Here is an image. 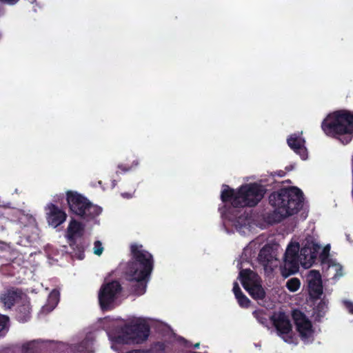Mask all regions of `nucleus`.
Listing matches in <instances>:
<instances>
[{
  "mask_svg": "<svg viewBox=\"0 0 353 353\" xmlns=\"http://www.w3.org/2000/svg\"><path fill=\"white\" fill-rule=\"evenodd\" d=\"M307 279L310 294L313 298L319 299L323 294V285L320 272L315 270H310Z\"/></svg>",
  "mask_w": 353,
  "mask_h": 353,
  "instance_id": "15",
  "label": "nucleus"
},
{
  "mask_svg": "<svg viewBox=\"0 0 353 353\" xmlns=\"http://www.w3.org/2000/svg\"><path fill=\"white\" fill-rule=\"evenodd\" d=\"M258 261L259 263L263 266L265 273H272L274 270V268L277 266L276 252L273 247L270 245L263 246L259 252Z\"/></svg>",
  "mask_w": 353,
  "mask_h": 353,
  "instance_id": "11",
  "label": "nucleus"
},
{
  "mask_svg": "<svg viewBox=\"0 0 353 353\" xmlns=\"http://www.w3.org/2000/svg\"><path fill=\"white\" fill-rule=\"evenodd\" d=\"M45 210L48 223L54 228L63 223L67 219L65 210L54 203H48Z\"/></svg>",
  "mask_w": 353,
  "mask_h": 353,
  "instance_id": "13",
  "label": "nucleus"
},
{
  "mask_svg": "<svg viewBox=\"0 0 353 353\" xmlns=\"http://www.w3.org/2000/svg\"><path fill=\"white\" fill-rule=\"evenodd\" d=\"M279 176H284L285 175V172L283 170L279 171L277 173H276Z\"/></svg>",
  "mask_w": 353,
  "mask_h": 353,
  "instance_id": "33",
  "label": "nucleus"
},
{
  "mask_svg": "<svg viewBox=\"0 0 353 353\" xmlns=\"http://www.w3.org/2000/svg\"><path fill=\"white\" fill-rule=\"evenodd\" d=\"M301 285L300 280L298 278H292L287 281L286 288L292 292H296Z\"/></svg>",
  "mask_w": 353,
  "mask_h": 353,
  "instance_id": "23",
  "label": "nucleus"
},
{
  "mask_svg": "<svg viewBox=\"0 0 353 353\" xmlns=\"http://www.w3.org/2000/svg\"><path fill=\"white\" fill-rule=\"evenodd\" d=\"M194 346L195 348H198L199 347V343H196Z\"/></svg>",
  "mask_w": 353,
  "mask_h": 353,
  "instance_id": "36",
  "label": "nucleus"
},
{
  "mask_svg": "<svg viewBox=\"0 0 353 353\" xmlns=\"http://www.w3.org/2000/svg\"><path fill=\"white\" fill-rule=\"evenodd\" d=\"M121 196L124 199H131L132 197V194L128 192H123L121 193Z\"/></svg>",
  "mask_w": 353,
  "mask_h": 353,
  "instance_id": "30",
  "label": "nucleus"
},
{
  "mask_svg": "<svg viewBox=\"0 0 353 353\" xmlns=\"http://www.w3.org/2000/svg\"><path fill=\"white\" fill-rule=\"evenodd\" d=\"M232 291L234 294L235 297H236L237 296H239V294L243 293V292L241 291V290L239 285V283L236 281L234 282V283H233Z\"/></svg>",
  "mask_w": 353,
  "mask_h": 353,
  "instance_id": "26",
  "label": "nucleus"
},
{
  "mask_svg": "<svg viewBox=\"0 0 353 353\" xmlns=\"http://www.w3.org/2000/svg\"><path fill=\"white\" fill-rule=\"evenodd\" d=\"M320 246L312 239H306L300 250V263L304 268H310L316 259Z\"/></svg>",
  "mask_w": 353,
  "mask_h": 353,
  "instance_id": "10",
  "label": "nucleus"
},
{
  "mask_svg": "<svg viewBox=\"0 0 353 353\" xmlns=\"http://www.w3.org/2000/svg\"><path fill=\"white\" fill-rule=\"evenodd\" d=\"M126 279L130 282V292L140 296L145 292L147 283L150 278H142L140 274L125 275Z\"/></svg>",
  "mask_w": 353,
  "mask_h": 353,
  "instance_id": "17",
  "label": "nucleus"
},
{
  "mask_svg": "<svg viewBox=\"0 0 353 353\" xmlns=\"http://www.w3.org/2000/svg\"><path fill=\"white\" fill-rule=\"evenodd\" d=\"M303 193L295 186L283 188L272 192L269 203L274 210L268 216L271 223H279L285 218L296 214L303 207Z\"/></svg>",
  "mask_w": 353,
  "mask_h": 353,
  "instance_id": "1",
  "label": "nucleus"
},
{
  "mask_svg": "<svg viewBox=\"0 0 353 353\" xmlns=\"http://www.w3.org/2000/svg\"><path fill=\"white\" fill-rule=\"evenodd\" d=\"M21 292L19 290H8L0 296V301L6 308H11L21 298Z\"/></svg>",
  "mask_w": 353,
  "mask_h": 353,
  "instance_id": "18",
  "label": "nucleus"
},
{
  "mask_svg": "<svg viewBox=\"0 0 353 353\" xmlns=\"http://www.w3.org/2000/svg\"><path fill=\"white\" fill-rule=\"evenodd\" d=\"M257 274L250 269H243L239 272V278L244 289L257 282Z\"/></svg>",
  "mask_w": 353,
  "mask_h": 353,
  "instance_id": "19",
  "label": "nucleus"
},
{
  "mask_svg": "<svg viewBox=\"0 0 353 353\" xmlns=\"http://www.w3.org/2000/svg\"><path fill=\"white\" fill-rule=\"evenodd\" d=\"M221 199L225 203H230L234 208L254 207L264 197L266 188L257 183L241 185L236 190L228 185H223Z\"/></svg>",
  "mask_w": 353,
  "mask_h": 353,
  "instance_id": "2",
  "label": "nucleus"
},
{
  "mask_svg": "<svg viewBox=\"0 0 353 353\" xmlns=\"http://www.w3.org/2000/svg\"><path fill=\"white\" fill-rule=\"evenodd\" d=\"M344 305L349 312L353 314V303L349 301H344Z\"/></svg>",
  "mask_w": 353,
  "mask_h": 353,
  "instance_id": "27",
  "label": "nucleus"
},
{
  "mask_svg": "<svg viewBox=\"0 0 353 353\" xmlns=\"http://www.w3.org/2000/svg\"><path fill=\"white\" fill-rule=\"evenodd\" d=\"M257 319H258L260 323H261L262 324H265V323L267 322V319L265 317L259 316H257Z\"/></svg>",
  "mask_w": 353,
  "mask_h": 353,
  "instance_id": "31",
  "label": "nucleus"
},
{
  "mask_svg": "<svg viewBox=\"0 0 353 353\" xmlns=\"http://www.w3.org/2000/svg\"><path fill=\"white\" fill-rule=\"evenodd\" d=\"M130 260L127 263L125 275L140 274L142 278H150L154 269V259L152 254L136 243L130 245Z\"/></svg>",
  "mask_w": 353,
  "mask_h": 353,
  "instance_id": "4",
  "label": "nucleus"
},
{
  "mask_svg": "<svg viewBox=\"0 0 353 353\" xmlns=\"http://www.w3.org/2000/svg\"><path fill=\"white\" fill-rule=\"evenodd\" d=\"M84 230L83 225L72 219L67 228L66 238L68 243L73 250L74 256L79 259L84 258V248L81 243H77L76 237H81Z\"/></svg>",
  "mask_w": 353,
  "mask_h": 353,
  "instance_id": "7",
  "label": "nucleus"
},
{
  "mask_svg": "<svg viewBox=\"0 0 353 353\" xmlns=\"http://www.w3.org/2000/svg\"><path fill=\"white\" fill-rule=\"evenodd\" d=\"M245 290L249 293L253 299L256 301L263 300L266 295L264 288L259 282L252 283V285Z\"/></svg>",
  "mask_w": 353,
  "mask_h": 353,
  "instance_id": "20",
  "label": "nucleus"
},
{
  "mask_svg": "<svg viewBox=\"0 0 353 353\" xmlns=\"http://www.w3.org/2000/svg\"><path fill=\"white\" fill-rule=\"evenodd\" d=\"M235 298L236 299L239 305L241 307L248 308L250 307L251 302L250 299L243 293H241Z\"/></svg>",
  "mask_w": 353,
  "mask_h": 353,
  "instance_id": "24",
  "label": "nucleus"
},
{
  "mask_svg": "<svg viewBox=\"0 0 353 353\" xmlns=\"http://www.w3.org/2000/svg\"><path fill=\"white\" fill-rule=\"evenodd\" d=\"M121 290V285L117 281H112L101 285L99 292V303L102 310L107 311L110 309V305Z\"/></svg>",
  "mask_w": 353,
  "mask_h": 353,
  "instance_id": "9",
  "label": "nucleus"
},
{
  "mask_svg": "<svg viewBox=\"0 0 353 353\" xmlns=\"http://www.w3.org/2000/svg\"><path fill=\"white\" fill-rule=\"evenodd\" d=\"M323 132L332 138L341 139L346 136L343 143H348L353 134V112L339 110L328 114L321 125Z\"/></svg>",
  "mask_w": 353,
  "mask_h": 353,
  "instance_id": "3",
  "label": "nucleus"
},
{
  "mask_svg": "<svg viewBox=\"0 0 353 353\" xmlns=\"http://www.w3.org/2000/svg\"><path fill=\"white\" fill-rule=\"evenodd\" d=\"M19 1V0H0V2L12 6V5L16 4Z\"/></svg>",
  "mask_w": 353,
  "mask_h": 353,
  "instance_id": "28",
  "label": "nucleus"
},
{
  "mask_svg": "<svg viewBox=\"0 0 353 353\" xmlns=\"http://www.w3.org/2000/svg\"><path fill=\"white\" fill-rule=\"evenodd\" d=\"M118 168L125 172L128 171L130 170V167H125L123 166V165H119Z\"/></svg>",
  "mask_w": 353,
  "mask_h": 353,
  "instance_id": "32",
  "label": "nucleus"
},
{
  "mask_svg": "<svg viewBox=\"0 0 353 353\" xmlns=\"http://www.w3.org/2000/svg\"><path fill=\"white\" fill-rule=\"evenodd\" d=\"M292 318L296 326V330L302 339H307L312 333V325L305 314L300 310H296L292 312Z\"/></svg>",
  "mask_w": 353,
  "mask_h": 353,
  "instance_id": "12",
  "label": "nucleus"
},
{
  "mask_svg": "<svg viewBox=\"0 0 353 353\" xmlns=\"http://www.w3.org/2000/svg\"><path fill=\"white\" fill-rule=\"evenodd\" d=\"M66 201L72 214L87 221L94 219L102 212L100 206L93 204L87 197L75 191L66 192Z\"/></svg>",
  "mask_w": 353,
  "mask_h": 353,
  "instance_id": "5",
  "label": "nucleus"
},
{
  "mask_svg": "<svg viewBox=\"0 0 353 353\" xmlns=\"http://www.w3.org/2000/svg\"><path fill=\"white\" fill-rule=\"evenodd\" d=\"M126 353H150L149 350H132L127 352Z\"/></svg>",
  "mask_w": 353,
  "mask_h": 353,
  "instance_id": "29",
  "label": "nucleus"
},
{
  "mask_svg": "<svg viewBox=\"0 0 353 353\" xmlns=\"http://www.w3.org/2000/svg\"><path fill=\"white\" fill-rule=\"evenodd\" d=\"M10 319L8 316L0 314V339L4 337L9 330Z\"/></svg>",
  "mask_w": 353,
  "mask_h": 353,
  "instance_id": "22",
  "label": "nucleus"
},
{
  "mask_svg": "<svg viewBox=\"0 0 353 353\" xmlns=\"http://www.w3.org/2000/svg\"><path fill=\"white\" fill-rule=\"evenodd\" d=\"M270 320L279 336L288 334L292 332V324L288 316L285 312H280L277 314L272 315Z\"/></svg>",
  "mask_w": 353,
  "mask_h": 353,
  "instance_id": "14",
  "label": "nucleus"
},
{
  "mask_svg": "<svg viewBox=\"0 0 353 353\" xmlns=\"http://www.w3.org/2000/svg\"><path fill=\"white\" fill-rule=\"evenodd\" d=\"M31 307L29 303L19 305L17 310L16 319L20 323H26L31 317Z\"/></svg>",
  "mask_w": 353,
  "mask_h": 353,
  "instance_id": "21",
  "label": "nucleus"
},
{
  "mask_svg": "<svg viewBox=\"0 0 353 353\" xmlns=\"http://www.w3.org/2000/svg\"><path fill=\"white\" fill-rule=\"evenodd\" d=\"M327 252V250H326V248H325V249L323 250V252Z\"/></svg>",
  "mask_w": 353,
  "mask_h": 353,
  "instance_id": "37",
  "label": "nucleus"
},
{
  "mask_svg": "<svg viewBox=\"0 0 353 353\" xmlns=\"http://www.w3.org/2000/svg\"><path fill=\"white\" fill-rule=\"evenodd\" d=\"M299 243H290L285 251L284 255V265L281 268V274L284 277H288L296 273L299 269L300 254Z\"/></svg>",
  "mask_w": 353,
  "mask_h": 353,
  "instance_id": "8",
  "label": "nucleus"
},
{
  "mask_svg": "<svg viewBox=\"0 0 353 353\" xmlns=\"http://www.w3.org/2000/svg\"><path fill=\"white\" fill-rule=\"evenodd\" d=\"M59 292L57 291V290H53L51 293V296H57L59 295Z\"/></svg>",
  "mask_w": 353,
  "mask_h": 353,
  "instance_id": "34",
  "label": "nucleus"
},
{
  "mask_svg": "<svg viewBox=\"0 0 353 353\" xmlns=\"http://www.w3.org/2000/svg\"><path fill=\"white\" fill-rule=\"evenodd\" d=\"M150 327L145 323L125 325L116 337V341L122 344H140L145 341L150 334Z\"/></svg>",
  "mask_w": 353,
  "mask_h": 353,
  "instance_id": "6",
  "label": "nucleus"
},
{
  "mask_svg": "<svg viewBox=\"0 0 353 353\" xmlns=\"http://www.w3.org/2000/svg\"><path fill=\"white\" fill-rule=\"evenodd\" d=\"M327 252V250H326V248H325V249L323 250V252Z\"/></svg>",
  "mask_w": 353,
  "mask_h": 353,
  "instance_id": "38",
  "label": "nucleus"
},
{
  "mask_svg": "<svg viewBox=\"0 0 353 353\" xmlns=\"http://www.w3.org/2000/svg\"><path fill=\"white\" fill-rule=\"evenodd\" d=\"M289 147L297 154L301 159L305 160L307 158V150L305 146V141L301 134H292L287 139Z\"/></svg>",
  "mask_w": 353,
  "mask_h": 353,
  "instance_id": "16",
  "label": "nucleus"
},
{
  "mask_svg": "<svg viewBox=\"0 0 353 353\" xmlns=\"http://www.w3.org/2000/svg\"><path fill=\"white\" fill-rule=\"evenodd\" d=\"M103 251L102 243L99 241H96L94 243V253L100 256Z\"/></svg>",
  "mask_w": 353,
  "mask_h": 353,
  "instance_id": "25",
  "label": "nucleus"
},
{
  "mask_svg": "<svg viewBox=\"0 0 353 353\" xmlns=\"http://www.w3.org/2000/svg\"><path fill=\"white\" fill-rule=\"evenodd\" d=\"M285 169H286L287 170H288V171H289V170H291L292 169V166H290V167H286V168H285Z\"/></svg>",
  "mask_w": 353,
  "mask_h": 353,
  "instance_id": "35",
  "label": "nucleus"
}]
</instances>
